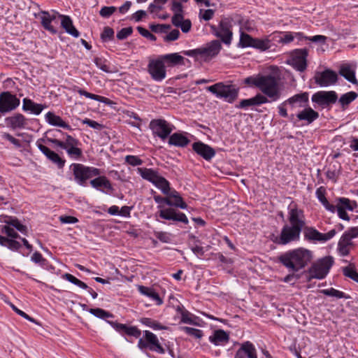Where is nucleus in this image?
Wrapping results in <instances>:
<instances>
[{
    "label": "nucleus",
    "mask_w": 358,
    "mask_h": 358,
    "mask_svg": "<svg viewBox=\"0 0 358 358\" xmlns=\"http://www.w3.org/2000/svg\"><path fill=\"white\" fill-rule=\"evenodd\" d=\"M252 48L261 51H265L271 48V41L268 38H255Z\"/></svg>",
    "instance_id": "nucleus-46"
},
{
    "label": "nucleus",
    "mask_w": 358,
    "mask_h": 358,
    "mask_svg": "<svg viewBox=\"0 0 358 358\" xmlns=\"http://www.w3.org/2000/svg\"><path fill=\"white\" fill-rule=\"evenodd\" d=\"M321 292L326 296H334L337 299H342V298L348 299L349 298V296H346L344 292L337 290L334 288L322 289L321 291Z\"/></svg>",
    "instance_id": "nucleus-48"
},
{
    "label": "nucleus",
    "mask_w": 358,
    "mask_h": 358,
    "mask_svg": "<svg viewBox=\"0 0 358 358\" xmlns=\"http://www.w3.org/2000/svg\"><path fill=\"white\" fill-rule=\"evenodd\" d=\"M144 336L145 341L153 346L150 347V350H153L161 354L164 352V350L160 345L155 334H154L151 331H145Z\"/></svg>",
    "instance_id": "nucleus-32"
},
{
    "label": "nucleus",
    "mask_w": 358,
    "mask_h": 358,
    "mask_svg": "<svg viewBox=\"0 0 358 358\" xmlns=\"http://www.w3.org/2000/svg\"><path fill=\"white\" fill-rule=\"evenodd\" d=\"M181 322L185 324L196 325L192 315L189 312H183L181 315Z\"/></svg>",
    "instance_id": "nucleus-56"
},
{
    "label": "nucleus",
    "mask_w": 358,
    "mask_h": 358,
    "mask_svg": "<svg viewBox=\"0 0 358 358\" xmlns=\"http://www.w3.org/2000/svg\"><path fill=\"white\" fill-rule=\"evenodd\" d=\"M268 99L261 94H257L254 97L248 99H243L238 106V108H245L252 106H259L268 103Z\"/></svg>",
    "instance_id": "nucleus-25"
},
{
    "label": "nucleus",
    "mask_w": 358,
    "mask_h": 358,
    "mask_svg": "<svg viewBox=\"0 0 358 358\" xmlns=\"http://www.w3.org/2000/svg\"><path fill=\"white\" fill-rule=\"evenodd\" d=\"M10 307L12 309L19 315L22 317L23 318L31 322H36L35 320L32 317H31L29 315H28L27 313H25L24 311L18 309L16 306H15L13 304L10 303Z\"/></svg>",
    "instance_id": "nucleus-61"
},
{
    "label": "nucleus",
    "mask_w": 358,
    "mask_h": 358,
    "mask_svg": "<svg viewBox=\"0 0 358 358\" xmlns=\"http://www.w3.org/2000/svg\"><path fill=\"white\" fill-rule=\"evenodd\" d=\"M313 257L311 250L301 247L286 251L278 256V259L289 271L298 272L306 268Z\"/></svg>",
    "instance_id": "nucleus-3"
},
{
    "label": "nucleus",
    "mask_w": 358,
    "mask_h": 358,
    "mask_svg": "<svg viewBox=\"0 0 358 358\" xmlns=\"http://www.w3.org/2000/svg\"><path fill=\"white\" fill-rule=\"evenodd\" d=\"M148 71L151 78L155 81H162L166 78V71L161 57L150 60L148 65Z\"/></svg>",
    "instance_id": "nucleus-14"
},
{
    "label": "nucleus",
    "mask_w": 358,
    "mask_h": 358,
    "mask_svg": "<svg viewBox=\"0 0 358 358\" xmlns=\"http://www.w3.org/2000/svg\"><path fill=\"white\" fill-rule=\"evenodd\" d=\"M74 90L76 91L80 95L85 96L87 98L91 99H93L95 101H98L99 102H102L104 103H109V99L108 98L90 93L81 88L76 87V86L74 87Z\"/></svg>",
    "instance_id": "nucleus-41"
},
{
    "label": "nucleus",
    "mask_w": 358,
    "mask_h": 358,
    "mask_svg": "<svg viewBox=\"0 0 358 358\" xmlns=\"http://www.w3.org/2000/svg\"><path fill=\"white\" fill-rule=\"evenodd\" d=\"M200 15L202 19L206 21L210 20L214 15V10L213 9H207L205 10H200Z\"/></svg>",
    "instance_id": "nucleus-62"
},
{
    "label": "nucleus",
    "mask_w": 358,
    "mask_h": 358,
    "mask_svg": "<svg viewBox=\"0 0 358 358\" xmlns=\"http://www.w3.org/2000/svg\"><path fill=\"white\" fill-rule=\"evenodd\" d=\"M141 322L143 324L153 329L154 330H164V329H168L167 327L161 324L157 321L154 320L151 318H148V317L141 318Z\"/></svg>",
    "instance_id": "nucleus-42"
},
{
    "label": "nucleus",
    "mask_w": 358,
    "mask_h": 358,
    "mask_svg": "<svg viewBox=\"0 0 358 358\" xmlns=\"http://www.w3.org/2000/svg\"><path fill=\"white\" fill-rule=\"evenodd\" d=\"M1 231L2 233H5L8 236L13 238H15L19 236L15 229L7 224L3 227Z\"/></svg>",
    "instance_id": "nucleus-57"
},
{
    "label": "nucleus",
    "mask_w": 358,
    "mask_h": 358,
    "mask_svg": "<svg viewBox=\"0 0 358 358\" xmlns=\"http://www.w3.org/2000/svg\"><path fill=\"white\" fill-rule=\"evenodd\" d=\"M138 173L146 180L152 182L157 188L160 189L164 194H168L170 190L169 182L159 173L148 168H138Z\"/></svg>",
    "instance_id": "nucleus-6"
},
{
    "label": "nucleus",
    "mask_w": 358,
    "mask_h": 358,
    "mask_svg": "<svg viewBox=\"0 0 358 358\" xmlns=\"http://www.w3.org/2000/svg\"><path fill=\"white\" fill-rule=\"evenodd\" d=\"M168 0H155L153 3H150L148 10L150 13H157L163 9L164 5Z\"/></svg>",
    "instance_id": "nucleus-49"
},
{
    "label": "nucleus",
    "mask_w": 358,
    "mask_h": 358,
    "mask_svg": "<svg viewBox=\"0 0 358 358\" xmlns=\"http://www.w3.org/2000/svg\"><path fill=\"white\" fill-rule=\"evenodd\" d=\"M287 220L289 223L282 227L280 235L274 241L279 245H287L298 241L306 225L303 211L297 208H290Z\"/></svg>",
    "instance_id": "nucleus-1"
},
{
    "label": "nucleus",
    "mask_w": 358,
    "mask_h": 358,
    "mask_svg": "<svg viewBox=\"0 0 358 358\" xmlns=\"http://www.w3.org/2000/svg\"><path fill=\"white\" fill-rule=\"evenodd\" d=\"M170 197L172 198L173 206L180 208L182 209H186L187 206L184 202L182 198L180 196L178 192L173 190L170 194Z\"/></svg>",
    "instance_id": "nucleus-45"
},
{
    "label": "nucleus",
    "mask_w": 358,
    "mask_h": 358,
    "mask_svg": "<svg viewBox=\"0 0 358 358\" xmlns=\"http://www.w3.org/2000/svg\"><path fill=\"white\" fill-rule=\"evenodd\" d=\"M22 102V109L24 110H30L35 115H39L44 108L42 104L34 103L31 99L27 98L24 99Z\"/></svg>",
    "instance_id": "nucleus-37"
},
{
    "label": "nucleus",
    "mask_w": 358,
    "mask_h": 358,
    "mask_svg": "<svg viewBox=\"0 0 358 358\" xmlns=\"http://www.w3.org/2000/svg\"><path fill=\"white\" fill-rule=\"evenodd\" d=\"M6 223L13 229L15 228L22 234H26L27 232L26 226L22 224L17 219H10L9 220L6 221Z\"/></svg>",
    "instance_id": "nucleus-51"
},
{
    "label": "nucleus",
    "mask_w": 358,
    "mask_h": 358,
    "mask_svg": "<svg viewBox=\"0 0 358 358\" xmlns=\"http://www.w3.org/2000/svg\"><path fill=\"white\" fill-rule=\"evenodd\" d=\"M150 29L157 33H164L171 28L169 24H150Z\"/></svg>",
    "instance_id": "nucleus-55"
},
{
    "label": "nucleus",
    "mask_w": 358,
    "mask_h": 358,
    "mask_svg": "<svg viewBox=\"0 0 358 358\" xmlns=\"http://www.w3.org/2000/svg\"><path fill=\"white\" fill-rule=\"evenodd\" d=\"M37 146L40 151L44 154L48 159L57 164L59 168H62L64 166L65 160L62 159L57 153L41 143H37Z\"/></svg>",
    "instance_id": "nucleus-23"
},
{
    "label": "nucleus",
    "mask_w": 358,
    "mask_h": 358,
    "mask_svg": "<svg viewBox=\"0 0 358 358\" xmlns=\"http://www.w3.org/2000/svg\"><path fill=\"white\" fill-rule=\"evenodd\" d=\"M308 96V92H302L289 98L284 101V103L289 104L292 108H303L307 105Z\"/></svg>",
    "instance_id": "nucleus-21"
},
{
    "label": "nucleus",
    "mask_w": 358,
    "mask_h": 358,
    "mask_svg": "<svg viewBox=\"0 0 358 358\" xmlns=\"http://www.w3.org/2000/svg\"><path fill=\"white\" fill-rule=\"evenodd\" d=\"M169 66L184 64V57L178 53H171L160 57Z\"/></svg>",
    "instance_id": "nucleus-31"
},
{
    "label": "nucleus",
    "mask_w": 358,
    "mask_h": 358,
    "mask_svg": "<svg viewBox=\"0 0 358 358\" xmlns=\"http://www.w3.org/2000/svg\"><path fill=\"white\" fill-rule=\"evenodd\" d=\"M189 143V140L183 134L174 133L169 136V144L177 147H185Z\"/></svg>",
    "instance_id": "nucleus-36"
},
{
    "label": "nucleus",
    "mask_w": 358,
    "mask_h": 358,
    "mask_svg": "<svg viewBox=\"0 0 358 358\" xmlns=\"http://www.w3.org/2000/svg\"><path fill=\"white\" fill-rule=\"evenodd\" d=\"M48 141L65 150L68 155L74 159H78L82 156V150L79 148V141L73 136L66 134L64 141L56 138H48Z\"/></svg>",
    "instance_id": "nucleus-7"
},
{
    "label": "nucleus",
    "mask_w": 358,
    "mask_h": 358,
    "mask_svg": "<svg viewBox=\"0 0 358 358\" xmlns=\"http://www.w3.org/2000/svg\"><path fill=\"white\" fill-rule=\"evenodd\" d=\"M159 216L162 218L168 220L178 221L183 222L185 224L188 223V219L183 213H178L174 209L172 208L161 210L159 211Z\"/></svg>",
    "instance_id": "nucleus-20"
},
{
    "label": "nucleus",
    "mask_w": 358,
    "mask_h": 358,
    "mask_svg": "<svg viewBox=\"0 0 358 358\" xmlns=\"http://www.w3.org/2000/svg\"><path fill=\"white\" fill-rule=\"evenodd\" d=\"M358 237V227H354L345 231L338 242L337 251L340 256L349 255L350 248L354 245L352 239Z\"/></svg>",
    "instance_id": "nucleus-10"
},
{
    "label": "nucleus",
    "mask_w": 358,
    "mask_h": 358,
    "mask_svg": "<svg viewBox=\"0 0 358 358\" xmlns=\"http://www.w3.org/2000/svg\"><path fill=\"white\" fill-rule=\"evenodd\" d=\"M343 272L344 275L358 282V273L352 266H349L344 267L343 268Z\"/></svg>",
    "instance_id": "nucleus-52"
},
{
    "label": "nucleus",
    "mask_w": 358,
    "mask_h": 358,
    "mask_svg": "<svg viewBox=\"0 0 358 358\" xmlns=\"http://www.w3.org/2000/svg\"><path fill=\"white\" fill-rule=\"evenodd\" d=\"M336 72L327 69L321 73H317L315 77V82L321 87H328L335 84L337 81Z\"/></svg>",
    "instance_id": "nucleus-19"
},
{
    "label": "nucleus",
    "mask_w": 358,
    "mask_h": 358,
    "mask_svg": "<svg viewBox=\"0 0 358 358\" xmlns=\"http://www.w3.org/2000/svg\"><path fill=\"white\" fill-rule=\"evenodd\" d=\"M7 124L13 129L24 128L27 124V119L25 117L20 113L8 117L6 119Z\"/></svg>",
    "instance_id": "nucleus-35"
},
{
    "label": "nucleus",
    "mask_w": 358,
    "mask_h": 358,
    "mask_svg": "<svg viewBox=\"0 0 358 358\" xmlns=\"http://www.w3.org/2000/svg\"><path fill=\"white\" fill-rule=\"evenodd\" d=\"M182 329L187 334L192 336L196 338H201L203 335L202 331L198 329L183 327H182Z\"/></svg>",
    "instance_id": "nucleus-53"
},
{
    "label": "nucleus",
    "mask_w": 358,
    "mask_h": 358,
    "mask_svg": "<svg viewBox=\"0 0 358 358\" xmlns=\"http://www.w3.org/2000/svg\"><path fill=\"white\" fill-rule=\"evenodd\" d=\"M193 150L206 160H210L215 154V150L209 145L201 142H196L192 145Z\"/></svg>",
    "instance_id": "nucleus-24"
},
{
    "label": "nucleus",
    "mask_w": 358,
    "mask_h": 358,
    "mask_svg": "<svg viewBox=\"0 0 358 358\" xmlns=\"http://www.w3.org/2000/svg\"><path fill=\"white\" fill-rule=\"evenodd\" d=\"M357 94L355 92H349L343 94L340 99L339 102L342 107L345 109L351 102H352L357 97Z\"/></svg>",
    "instance_id": "nucleus-43"
},
{
    "label": "nucleus",
    "mask_w": 358,
    "mask_h": 358,
    "mask_svg": "<svg viewBox=\"0 0 358 358\" xmlns=\"http://www.w3.org/2000/svg\"><path fill=\"white\" fill-rule=\"evenodd\" d=\"M299 120L306 121L308 124L312 123L314 120L317 119L319 114L311 108H306L296 115Z\"/></svg>",
    "instance_id": "nucleus-34"
},
{
    "label": "nucleus",
    "mask_w": 358,
    "mask_h": 358,
    "mask_svg": "<svg viewBox=\"0 0 358 358\" xmlns=\"http://www.w3.org/2000/svg\"><path fill=\"white\" fill-rule=\"evenodd\" d=\"M235 358H257L254 345L250 341H246L236 353Z\"/></svg>",
    "instance_id": "nucleus-22"
},
{
    "label": "nucleus",
    "mask_w": 358,
    "mask_h": 358,
    "mask_svg": "<svg viewBox=\"0 0 358 358\" xmlns=\"http://www.w3.org/2000/svg\"><path fill=\"white\" fill-rule=\"evenodd\" d=\"M138 290L141 294L147 296L151 300L155 302L156 305L160 306L163 303L162 299L159 296L158 293L155 292L154 289L148 287H145L143 285H139L138 287Z\"/></svg>",
    "instance_id": "nucleus-28"
},
{
    "label": "nucleus",
    "mask_w": 358,
    "mask_h": 358,
    "mask_svg": "<svg viewBox=\"0 0 358 358\" xmlns=\"http://www.w3.org/2000/svg\"><path fill=\"white\" fill-rule=\"evenodd\" d=\"M326 190L324 187H320L316 190V196L318 200L322 203L324 207L329 212L334 213L336 211V207L334 205L329 203L328 200L325 196Z\"/></svg>",
    "instance_id": "nucleus-38"
},
{
    "label": "nucleus",
    "mask_w": 358,
    "mask_h": 358,
    "mask_svg": "<svg viewBox=\"0 0 358 358\" xmlns=\"http://www.w3.org/2000/svg\"><path fill=\"white\" fill-rule=\"evenodd\" d=\"M62 278L74 284L75 285L80 287L81 289H87L94 299L97 298L98 294L94 290H93L92 288H90L86 283L76 278L73 275L70 273H64L62 275Z\"/></svg>",
    "instance_id": "nucleus-26"
},
{
    "label": "nucleus",
    "mask_w": 358,
    "mask_h": 358,
    "mask_svg": "<svg viewBox=\"0 0 358 358\" xmlns=\"http://www.w3.org/2000/svg\"><path fill=\"white\" fill-rule=\"evenodd\" d=\"M116 10V8L115 6H103L99 13L103 17H108L110 16Z\"/></svg>",
    "instance_id": "nucleus-59"
},
{
    "label": "nucleus",
    "mask_w": 358,
    "mask_h": 358,
    "mask_svg": "<svg viewBox=\"0 0 358 358\" xmlns=\"http://www.w3.org/2000/svg\"><path fill=\"white\" fill-rule=\"evenodd\" d=\"M171 10L174 14H182L183 12L181 3L176 0H173L172 1Z\"/></svg>",
    "instance_id": "nucleus-64"
},
{
    "label": "nucleus",
    "mask_w": 358,
    "mask_h": 358,
    "mask_svg": "<svg viewBox=\"0 0 358 358\" xmlns=\"http://www.w3.org/2000/svg\"><path fill=\"white\" fill-rule=\"evenodd\" d=\"M20 99L15 95L9 92L0 94V113H6L17 108L20 105Z\"/></svg>",
    "instance_id": "nucleus-15"
},
{
    "label": "nucleus",
    "mask_w": 358,
    "mask_h": 358,
    "mask_svg": "<svg viewBox=\"0 0 358 358\" xmlns=\"http://www.w3.org/2000/svg\"><path fill=\"white\" fill-rule=\"evenodd\" d=\"M137 30L139 32V34L144 36L145 38H147L151 41H155L156 40V37L155 35H153L152 34H151L148 30H147L146 29L142 27H137Z\"/></svg>",
    "instance_id": "nucleus-60"
},
{
    "label": "nucleus",
    "mask_w": 358,
    "mask_h": 358,
    "mask_svg": "<svg viewBox=\"0 0 358 358\" xmlns=\"http://www.w3.org/2000/svg\"><path fill=\"white\" fill-rule=\"evenodd\" d=\"M109 323L115 327L117 330H124L125 333L129 336L138 338L141 334V331L136 327H127L125 324H115L110 322H109Z\"/></svg>",
    "instance_id": "nucleus-40"
},
{
    "label": "nucleus",
    "mask_w": 358,
    "mask_h": 358,
    "mask_svg": "<svg viewBox=\"0 0 358 358\" xmlns=\"http://www.w3.org/2000/svg\"><path fill=\"white\" fill-rule=\"evenodd\" d=\"M243 83L259 89L261 94L266 97L269 101H276L281 97L280 80L273 75L257 74L249 76L243 80Z\"/></svg>",
    "instance_id": "nucleus-2"
},
{
    "label": "nucleus",
    "mask_w": 358,
    "mask_h": 358,
    "mask_svg": "<svg viewBox=\"0 0 358 358\" xmlns=\"http://www.w3.org/2000/svg\"><path fill=\"white\" fill-rule=\"evenodd\" d=\"M308 50L296 49L291 52L288 64L298 71L303 72L307 67Z\"/></svg>",
    "instance_id": "nucleus-13"
},
{
    "label": "nucleus",
    "mask_w": 358,
    "mask_h": 358,
    "mask_svg": "<svg viewBox=\"0 0 358 358\" xmlns=\"http://www.w3.org/2000/svg\"><path fill=\"white\" fill-rule=\"evenodd\" d=\"M62 18L61 25L65 31L75 38H78L80 35L79 31L76 29L73 24V22L69 16L59 15Z\"/></svg>",
    "instance_id": "nucleus-29"
},
{
    "label": "nucleus",
    "mask_w": 358,
    "mask_h": 358,
    "mask_svg": "<svg viewBox=\"0 0 358 358\" xmlns=\"http://www.w3.org/2000/svg\"><path fill=\"white\" fill-rule=\"evenodd\" d=\"M229 339L228 334L222 329L215 331L213 334L209 337V341L215 345H224L229 341Z\"/></svg>",
    "instance_id": "nucleus-30"
},
{
    "label": "nucleus",
    "mask_w": 358,
    "mask_h": 358,
    "mask_svg": "<svg viewBox=\"0 0 358 358\" xmlns=\"http://www.w3.org/2000/svg\"><path fill=\"white\" fill-rule=\"evenodd\" d=\"M149 127L154 136H158L162 140H165L170 136L174 127L163 119H155L150 121Z\"/></svg>",
    "instance_id": "nucleus-12"
},
{
    "label": "nucleus",
    "mask_w": 358,
    "mask_h": 358,
    "mask_svg": "<svg viewBox=\"0 0 358 358\" xmlns=\"http://www.w3.org/2000/svg\"><path fill=\"white\" fill-rule=\"evenodd\" d=\"M125 162L131 166H138L143 164V160L134 155L126 156Z\"/></svg>",
    "instance_id": "nucleus-54"
},
{
    "label": "nucleus",
    "mask_w": 358,
    "mask_h": 358,
    "mask_svg": "<svg viewBox=\"0 0 358 358\" xmlns=\"http://www.w3.org/2000/svg\"><path fill=\"white\" fill-rule=\"evenodd\" d=\"M254 39L249 34L241 32L240 36V40L238 43V45L241 48H248L253 46Z\"/></svg>",
    "instance_id": "nucleus-47"
},
{
    "label": "nucleus",
    "mask_w": 358,
    "mask_h": 358,
    "mask_svg": "<svg viewBox=\"0 0 358 358\" xmlns=\"http://www.w3.org/2000/svg\"><path fill=\"white\" fill-rule=\"evenodd\" d=\"M89 312L94 316H95L98 318H101V319H105V318L113 317V315L111 313L106 311L103 309L99 308H90L89 310Z\"/></svg>",
    "instance_id": "nucleus-50"
},
{
    "label": "nucleus",
    "mask_w": 358,
    "mask_h": 358,
    "mask_svg": "<svg viewBox=\"0 0 358 358\" xmlns=\"http://www.w3.org/2000/svg\"><path fill=\"white\" fill-rule=\"evenodd\" d=\"M339 73L349 82L356 84L357 80L355 77V66L352 64H343L341 66Z\"/></svg>",
    "instance_id": "nucleus-27"
},
{
    "label": "nucleus",
    "mask_w": 358,
    "mask_h": 358,
    "mask_svg": "<svg viewBox=\"0 0 358 358\" xmlns=\"http://www.w3.org/2000/svg\"><path fill=\"white\" fill-rule=\"evenodd\" d=\"M207 90L216 95L217 97L223 98L228 102H233L238 96V90L232 85H227L223 83H217L207 87Z\"/></svg>",
    "instance_id": "nucleus-11"
},
{
    "label": "nucleus",
    "mask_w": 358,
    "mask_h": 358,
    "mask_svg": "<svg viewBox=\"0 0 358 358\" xmlns=\"http://www.w3.org/2000/svg\"><path fill=\"white\" fill-rule=\"evenodd\" d=\"M132 28L130 27L123 28L117 34V38L119 40H123L130 36L132 34Z\"/></svg>",
    "instance_id": "nucleus-58"
},
{
    "label": "nucleus",
    "mask_w": 358,
    "mask_h": 358,
    "mask_svg": "<svg viewBox=\"0 0 358 358\" xmlns=\"http://www.w3.org/2000/svg\"><path fill=\"white\" fill-rule=\"evenodd\" d=\"M71 166L75 180L81 186H85L88 179L101 174L99 169L85 166L81 164H73Z\"/></svg>",
    "instance_id": "nucleus-8"
},
{
    "label": "nucleus",
    "mask_w": 358,
    "mask_h": 358,
    "mask_svg": "<svg viewBox=\"0 0 358 358\" xmlns=\"http://www.w3.org/2000/svg\"><path fill=\"white\" fill-rule=\"evenodd\" d=\"M232 24L231 20L229 18L221 20L218 26L210 25L212 34L217 38H220L222 42L229 45L232 40Z\"/></svg>",
    "instance_id": "nucleus-9"
},
{
    "label": "nucleus",
    "mask_w": 358,
    "mask_h": 358,
    "mask_svg": "<svg viewBox=\"0 0 358 358\" xmlns=\"http://www.w3.org/2000/svg\"><path fill=\"white\" fill-rule=\"evenodd\" d=\"M336 234V229H333L327 233L322 234L313 227H307L304 231L306 239L311 241L324 243L331 239Z\"/></svg>",
    "instance_id": "nucleus-16"
},
{
    "label": "nucleus",
    "mask_w": 358,
    "mask_h": 358,
    "mask_svg": "<svg viewBox=\"0 0 358 358\" xmlns=\"http://www.w3.org/2000/svg\"><path fill=\"white\" fill-rule=\"evenodd\" d=\"M336 206L341 207L343 209L352 211L356 206V202L351 201L348 198L341 197L338 199Z\"/></svg>",
    "instance_id": "nucleus-44"
},
{
    "label": "nucleus",
    "mask_w": 358,
    "mask_h": 358,
    "mask_svg": "<svg viewBox=\"0 0 358 358\" xmlns=\"http://www.w3.org/2000/svg\"><path fill=\"white\" fill-rule=\"evenodd\" d=\"M222 48L219 40H213L198 48L185 50L182 53L186 56L208 62L219 55Z\"/></svg>",
    "instance_id": "nucleus-4"
},
{
    "label": "nucleus",
    "mask_w": 358,
    "mask_h": 358,
    "mask_svg": "<svg viewBox=\"0 0 358 358\" xmlns=\"http://www.w3.org/2000/svg\"><path fill=\"white\" fill-rule=\"evenodd\" d=\"M179 35L180 31L178 29H173L164 37V40L166 41H176L178 38Z\"/></svg>",
    "instance_id": "nucleus-63"
},
{
    "label": "nucleus",
    "mask_w": 358,
    "mask_h": 358,
    "mask_svg": "<svg viewBox=\"0 0 358 358\" xmlns=\"http://www.w3.org/2000/svg\"><path fill=\"white\" fill-rule=\"evenodd\" d=\"M90 185L96 189L103 187L108 190H112L113 187L110 180L105 176H99L90 181Z\"/></svg>",
    "instance_id": "nucleus-39"
},
{
    "label": "nucleus",
    "mask_w": 358,
    "mask_h": 358,
    "mask_svg": "<svg viewBox=\"0 0 358 358\" xmlns=\"http://www.w3.org/2000/svg\"><path fill=\"white\" fill-rule=\"evenodd\" d=\"M59 14L55 11L49 13L48 11L41 10L37 13H35L34 16L36 19L40 20L41 25L45 29L49 31L51 33L55 34L57 31L55 27L51 25V22L56 19L57 16L59 17Z\"/></svg>",
    "instance_id": "nucleus-17"
},
{
    "label": "nucleus",
    "mask_w": 358,
    "mask_h": 358,
    "mask_svg": "<svg viewBox=\"0 0 358 358\" xmlns=\"http://www.w3.org/2000/svg\"><path fill=\"white\" fill-rule=\"evenodd\" d=\"M45 120L48 124L52 126L59 127L69 130L71 129V127L64 121H63V120L59 116L56 115L52 112H48L46 113Z\"/></svg>",
    "instance_id": "nucleus-33"
},
{
    "label": "nucleus",
    "mask_w": 358,
    "mask_h": 358,
    "mask_svg": "<svg viewBox=\"0 0 358 358\" xmlns=\"http://www.w3.org/2000/svg\"><path fill=\"white\" fill-rule=\"evenodd\" d=\"M338 96L334 91H320L314 94L312 101L320 106H328L336 102Z\"/></svg>",
    "instance_id": "nucleus-18"
},
{
    "label": "nucleus",
    "mask_w": 358,
    "mask_h": 358,
    "mask_svg": "<svg viewBox=\"0 0 358 358\" xmlns=\"http://www.w3.org/2000/svg\"><path fill=\"white\" fill-rule=\"evenodd\" d=\"M334 264V259L331 256H326L318 259L312 264L309 268L308 280L312 279H324L329 273L331 268Z\"/></svg>",
    "instance_id": "nucleus-5"
}]
</instances>
